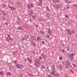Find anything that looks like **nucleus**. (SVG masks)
<instances>
[{"label":"nucleus","mask_w":77,"mask_h":77,"mask_svg":"<svg viewBox=\"0 0 77 77\" xmlns=\"http://www.w3.org/2000/svg\"><path fill=\"white\" fill-rule=\"evenodd\" d=\"M46 15L48 18H50V16L49 14L46 13Z\"/></svg>","instance_id":"obj_20"},{"label":"nucleus","mask_w":77,"mask_h":77,"mask_svg":"<svg viewBox=\"0 0 77 77\" xmlns=\"http://www.w3.org/2000/svg\"><path fill=\"white\" fill-rule=\"evenodd\" d=\"M64 9H65V11H66V8H65V7L64 8Z\"/></svg>","instance_id":"obj_64"},{"label":"nucleus","mask_w":77,"mask_h":77,"mask_svg":"<svg viewBox=\"0 0 77 77\" xmlns=\"http://www.w3.org/2000/svg\"><path fill=\"white\" fill-rule=\"evenodd\" d=\"M53 2H54V3H58L59 2H60V1L59 0H53Z\"/></svg>","instance_id":"obj_12"},{"label":"nucleus","mask_w":77,"mask_h":77,"mask_svg":"<svg viewBox=\"0 0 77 77\" xmlns=\"http://www.w3.org/2000/svg\"><path fill=\"white\" fill-rule=\"evenodd\" d=\"M54 6L55 8H56L57 9H59V8H60L61 7L60 5L59 4H57V5H55Z\"/></svg>","instance_id":"obj_3"},{"label":"nucleus","mask_w":77,"mask_h":77,"mask_svg":"<svg viewBox=\"0 0 77 77\" xmlns=\"http://www.w3.org/2000/svg\"><path fill=\"white\" fill-rule=\"evenodd\" d=\"M72 65L74 67H75V66H76V65H75L74 63H73Z\"/></svg>","instance_id":"obj_47"},{"label":"nucleus","mask_w":77,"mask_h":77,"mask_svg":"<svg viewBox=\"0 0 77 77\" xmlns=\"http://www.w3.org/2000/svg\"><path fill=\"white\" fill-rule=\"evenodd\" d=\"M62 64H63V65H65V62H63L62 63Z\"/></svg>","instance_id":"obj_62"},{"label":"nucleus","mask_w":77,"mask_h":77,"mask_svg":"<svg viewBox=\"0 0 77 77\" xmlns=\"http://www.w3.org/2000/svg\"><path fill=\"white\" fill-rule=\"evenodd\" d=\"M17 24H20V21H17Z\"/></svg>","instance_id":"obj_40"},{"label":"nucleus","mask_w":77,"mask_h":77,"mask_svg":"<svg viewBox=\"0 0 77 77\" xmlns=\"http://www.w3.org/2000/svg\"><path fill=\"white\" fill-rule=\"evenodd\" d=\"M14 64H16L17 63V61L16 60H14Z\"/></svg>","instance_id":"obj_37"},{"label":"nucleus","mask_w":77,"mask_h":77,"mask_svg":"<svg viewBox=\"0 0 77 77\" xmlns=\"http://www.w3.org/2000/svg\"><path fill=\"white\" fill-rule=\"evenodd\" d=\"M70 64V61L69 60H68L66 61V65H67L68 66H69V65Z\"/></svg>","instance_id":"obj_8"},{"label":"nucleus","mask_w":77,"mask_h":77,"mask_svg":"<svg viewBox=\"0 0 77 77\" xmlns=\"http://www.w3.org/2000/svg\"><path fill=\"white\" fill-rule=\"evenodd\" d=\"M46 36L47 38H50V36L48 35H46Z\"/></svg>","instance_id":"obj_36"},{"label":"nucleus","mask_w":77,"mask_h":77,"mask_svg":"<svg viewBox=\"0 0 77 77\" xmlns=\"http://www.w3.org/2000/svg\"><path fill=\"white\" fill-rule=\"evenodd\" d=\"M71 32L72 33L74 34V32H75V31H74V30H72L71 31Z\"/></svg>","instance_id":"obj_38"},{"label":"nucleus","mask_w":77,"mask_h":77,"mask_svg":"<svg viewBox=\"0 0 77 77\" xmlns=\"http://www.w3.org/2000/svg\"><path fill=\"white\" fill-rule=\"evenodd\" d=\"M74 56V54L72 53L71 54H68L67 56L70 59H71L72 60V59H74V58L73 57V56Z\"/></svg>","instance_id":"obj_2"},{"label":"nucleus","mask_w":77,"mask_h":77,"mask_svg":"<svg viewBox=\"0 0 77 77\" xmlns=\"http://www.w3.org/2000/svg\"><path fill=\"white\" fill-rule=\"evenodd\" d=\"M29 21L31 23H32V20H31V19H29Z\"/></svg>","instance_id":"obj_57"},{"label":"nucleus","mask_w":77,"mask_h":77,"mask_svg":"<svg viewBox=\"0 0 77 77\" xmlns=\"http://www.w3.org/2000/svg\"><path fill=\"white\" fill-rule=\"evenodd\" d=\"M17 21H20V18H19V17H17Z\"/></svg>","instance_id":"obj_33"},{"label":"nucleus","mask_w":77,"mask_h":77,"mask_svg":"<svg viewBox=\"0 0 77 77\" xmlns=\"http://www.w3.org/2000/svg\"><path fill=\"white\" fill-rule=\"evenodd\" d=\"M41 39V38L40 37H38L37 38V41H40V40Z\"/></svg>","instance_id":"obj_27"},{"label":"nucleus","mask_w":77,"mask_h":77,"mask_svg":"<svg viewBox=\"0 0 77 77\" xmlns=\"http://www.w3.org/2000/svg\"><path fill=\"white\" fill-rule=\"evenodd\" d=\"M20 66H22V68H24V66L22 64H21Z\"/></svg>","instance_id":"obj_55"},{"label":"nucleus","mask_w":77,"mask_h":77,"mask_svg":"<svg viewBox=\"0 0 77 77\" xmlns=\"http://www.w3.org/2000/svg\"><path fill=\"white\" fill-rule=\"evenodd\" d=\"M54 75V76H55V77L56 76L57 77L59 75V74H58V73H55Z\"/></svg>","instance_id":"obj_23"},{"label":"nucleus","mask_w":77,"mask_h":77,"mask_svg":"<svg viewBox=\"0 0 77 77\" xmlns=\"http://www.w3.org/2000/svg\"><path fill=\"white\" fill-rule=\"evenodd\" d=\"M51 67L52 68V71H54V70L55 66L54 65H52L51 66Z\"/></svg>","instance_id":"obj_15"},{"label":"nucleus","mask_w":77,"mask_h":77,"mask_svg":"<svg viewBox=\"0 0 77 77\" xmlns=\"http://www.w3.org/2000/svg\"><path fill=\"white\" fill-rule=\"evenodd\" d=\"M23 20L24 21H25V22H26L28 21V18L27 17H25L23 18Z\"/></svg>","instance_id":"obj_13"},{"label":"nucleus","mask_w":77,"mask_h":77,"mask_svg":"<svg viewBox=\"0 0 77 77\" xmlns=\"http://www.w3.org/2000/svg\"><path fill=\"white\" fill-rule=\"evenodd\" d=\"M27 59L29 62H30V63H32V60L29 58V57H27Z\"/></svg>","instance_id":"obj_14"},{"label":"nucleus","mask_w":77,"mask_h":77,"mask_svg":"<svg viewBox=\"0 0 77 77\" xmlns=\"http://www.w3.org/2000/svg\"><path fill=\"white\" fill-rule=\"evenodd\" d=\"M26 38L24 37L21 39V41H24V40H26Z\"/></svg>","instance_id":"obj_18"},{"label":"nucleus","mask_w":77,"mask_h":77,"mask_svg":"<svg viewBox=\"0 0 77 77\" xmlns=\"http://www.w3.org/2000/svg\"><path fill=\"white\" fill-rule=\"evenodd\" d=\"M40 33L42 35H43V34L44 33V32L43 31H40Z\"/></svg>","instance_id":"obj_24"},{"label":"nucleus","mask_w":77,"mask_h":77,"mask_svg":"<svg viewBox=\"0 0 77 77\" xmlns=\"http://www.w3.org/2000/svg\"><path fill=\"white\" fill-rule=\"evenodd\" d=\"M33 54H35V52L34 51H32L31 52Z\"/></svg>","instance_id":"obj_43"},{"label":"nucleus","mask_w":77,"mask_h":77,"mask_svg":"<svg viewBox=\"0 0 77 77\" xmlns=\"http://www.w3.org/2000/svg\"><path fill=\"white\" fill-rule=\"evenodd\" d=\"M0 74L1 75H4V73L2 72H0Z\"/></svg>","instance_id":"obj_25"},{"label":"nucleus","mask_w":77,"mask_h":77,"mask_svg":"<svg viewBox=\"0 0 77 77\" xmlns=\"http://www.w3.org/2000/svg\"><path fill=\"white\" fill-rule=\"evenodd\" d=\"M35 27H36V28H38V25L36 24L35 26Z\"/></svg>","instance_id":"obj_50"},{"label":"nucleus","mask_w":77,"mask_h":77,"mask_svg":"<svg viewBox=\"0 0 77 77\" xmlns=\"http://www.w3.org/2000/svg\"><path fill=\"white\" fill-rule=\"evenodd\" d=\"M24 37L26 39H27L29 38V36L27 34H25Z\"/></svg>","instance_id":"obj_9"},{"label":"nucleus","mask_w":77,"mask_h":77,"mask_svg":"<svg viewBox=\"0 0 77 77\" xmlns=\"http://www.w3.org/2000/svg\"><path fill=\"white\" fill-rule=\"evenodd\" d=\"M61 51L62 52H63V53H65V51H64L63 49H62Z\"/></svg>","instance_id":"obj_52"},{"label":"nucleus","mask_w":77,"mask_h":77,"mask_svg":"<svg viewBox=\"0 0 77 77\" xmlns=\"http://www.w3.org/2000/svg\"><path fill=\"white\" fill-rule=\"evenodd\" d=\"M42 43L43 44H45V42L44 41H42Z\"/></svg>","instance_id":"obj_46"},{"label":"nucleus","mask_w":77,"mask_h":77,"mask_svg":"<svg viewBox=\"0 0 77 77\" xmlns=\"http://www.w3.org/2000/svg\"><path fill=\"white\" fill-rule=\"evenodd\" d=\"M5 24L6 25H8V23L7 22L5 23Z\"/></svg>","instance_id":"obj_61"},{"label":"nucleus","mask_w":77,"mask_h":77,"mask_svg":"<svg viewBox=\"0 0 77 77\" xmlns=\"http://www.w3.org/2000/svg\"><path fill=\"white\" fill-rule=\"evenodd\" d=\"M35 62L38 63L39 65H41V61L39 59H36L35 60Z\"/></svg>","instance_id":"obj_4"},{"label":"nucleus","mask_w":77,"mask_h":77,"mask_svg":"<svg viewBox=\"0 0 77 77\" xmlns=\"http://www.w3.org/2000/svg\"><path fill=\"white\" fill-rule=\"evenodd\" d=\"M65 17H66V18H69V16H68L67 15H65Z\"/></svg>","instance_id":"obj_42"},{"label":"nucleus","mask_w":77,"mask_h":77,"mask_svg":"<svg viewBox=\"0 0 77 77\" xmlns=\"http://www.w3.org/2000/svg\"><path fill=\"white\" fill-rule=\"evenodd\" d=\"M47 9L49 11H50V9H49V8H48V6L46 7Z\"/></svg>","instance_id":"obj_51"},{"label":"nucleus","mask_w":77,"mask_h":77,"mask_svg":"<svg viewBox=\"0 0 77 77\" xmlns=\"http://www.w3.org/2000/svg\"><path fill=\"white\" fill-rule=\"evenodd\" d=\"M39 2L40 3H41V4H42V2H43V0H39Z\"/></svg>","instance_id":"obj_32"},{"label":"nucleus","mask_w":77,"mask_h":77,"mask_svg":"<svg viewBox=\"0 0 77 77\" xmlns=\"http://www.w3.org/2000/svg\"><path fill=\"white\" fill-rule=\"evenodd\" d=\"M23 29V28L21 26H19V27L18 28V30H21Z\"/></svg>","instance_id":"obj_28"},{"label":"nucleus","mask_w":77,"mask_h":77,"mask_svg":"<svg viewBox=\"0 0 77 77\" xmlns=\"http://www.w3.org/2000/svg\"><path fill=\"white\" fill-rule=\"evenodd\" d=\"M48 77H53L52 76H51L50 75H48Z\"/></svg>","instance_id":"obj_48"},{"label":"nucleus","mask_w":77,"mask_h":77,"mask_svg":"<svg viewBox=\"0 0 77 77\" xmlns=\"http://www.w3.org/2000/svg\"><path fill=\"white\" fill-rule=\"evenodd\" d=\"M6 41H7V42H9V38H6Z\"/></svg>","instance_id":"obj_29"},{"label":"nucleus","mask_w":77,"mask_h":77,"mask_svg":"<svg viewBox=\"0 0 77 77\" xmlns=\"http://www.w3.org/2000/svg\"><path fill=\"white\" fill-rule=\"evenodd\" d=\"M13 39H14V38H12L11 37H10V41H13Z\"/></svg>","instance_id":"obj_39"},{"label":"nucleus","mask_w":77,"mask_h":77,"mask_svg":"<svg viewBox=\"0 0 77 77\" xmlns=\"http://www.w3.org/2000/svg\"><path fill=\"white\" fill-rule=\"evenodd\" d=\"M29 15L30 16H32L33 15V12L32 11H30L29 13Z\"/></svg>","instance_id":"obj_17"},{"label":"nucleus","mask_w":77,"mask_h":77,"mask_svg":"<svg viewBox=\"0 0 77 77\" xmlns=\"http://www.w3.org/2000/svg\"><path fill=\"white\" fill-rule=\"evenodd\" d=\"M65 77H68V75H67V74H66L65 75Z\"/></svg>","instance_id":"obj_58"},{"label":"nucleus","mask_w":77,"mask_h":77,"mask_svg":"<svg viewBox=\"0 0 77 77\" xmlns=\"http://www.w3.org/2000/svg\"><path fill=\"white\" fill-rule=\"evenodd\" d=\"M66 32H67L70 35H71L72 34H71V30L70 29H66Z\"/></svg>","instance_id":"obj_7"},{"label":"nucleus","mask_w":77,"mask_h":77,"mask_svg":"<svg viewBox=\"0 0 77 77\" xmlns=\"http://www.w3.org/2000/svg\"><path fill=\"white\" fill-rule=\"evenodd\" d=\"M32 45H33L34 46H36V44H35V43H34Z\"/></svg>","instance_id":"obj_49"},{"label":"nucleus","mask_w":77,"mask_h":77,"mask_svg":"<svg viewBox=\"0 0 77 77\" xmlns=\"http://www.w3.org/2000/svg\"><path fill=\"white\" fill-rule=\"evenodd\" d=\"M58 67L60 69V70H62L63 69V66H62L61 65H60L58 66Z\"/></svg>","instance_id":"obj_11"},{"label":"nucleus","mask_w":77,"mask_h":77,"mask_svg":"<svg viewBox=\"0 0 77 77\" xmlns=\"http://www.w3.org/2000/svg\"><path fill=\"white\" fill-rule=\"evenodd\" d=\"M65 67L66 68H68V67H67V66H65Z\"/></svg>","instance_id":"obj_59"},{"label":"nucleus","mask_w":77,"mask_h":77,"mask_svg":"<svg viewBox=\"0 0 77 77\" xmlns=\"http://www.w3.org/2000/svg\"><path fill=\"white\" fill-rule=\"evenodd\" d=\"M66 2L67 3L69 4V3H72V2L71 1H68V0H66Z\"/></svg>","instance_id":"obj_22"},{"label":"nucleus","mask_w":77,"mask_h":77,"mask_svg":"<svg viewBox=\"0 0 77 77\" xmlns=\"http://www.w3.org/2000/svg\"><path fill=\"white\" fill-rule=\"evenodd\" d=\"M42 59V57H39V59L41 60V59Z\"/></svg>","instance_id":"obj_60"},{"label":"nucleus","mask_w":77,"mask_h":77,"mask_svg":"<svg viewBox=\"0 0 77 77\" xmlns=\"http://www.w3.org/2000/svg\"><path fill=\"white\" fill-rule=\"evenodd\" d=\"M62 57H59V60H62Z\"/></svg>","instance_id":"obj_45"},{"label":"nucleus","mask_w":77,"mask_h":77,"mask_svg":"<svg viewBox=\"0 0 77 77\" xmlns=\"http://www.w3.org/2000/svg\"><path fill=\"white\" fill-rule=\"evenodd\" d=\"M41 68L42 69H45V66H42Z\"/></svg>","instance_id":"obj_35"},{"label":"nucleus","mask_w":77,"mask_h":77,"mask_svg":"<svg viewBox=\"0 0 77 77\" xmlns=\"http://www.w3.org/2000/svg\"><path fill=\"white\" fill-rule=\"evenodd\" d=\"M8 7L9 8L11 9H12V10H16V8L11 6L9 5H8Z\"/></svg>","instance_id":"obj_10"},{"label":"nucleus","mask_w":77,"mask_h":77,"mask_svg":"<svg viewBox=\"0 0 77 77\" xmlns=\"http://www.w3.org/2000/svg\"><path fill=\"white\" fill-rule=\"evenodd\" d=\"M31 44H33L34 43V42H33L32 41H31Z\"/></svg>","instance_id":"obj_56"},{"label":"nucleus","mask_w":77,"mask_h":77,"mask_svg":"<svg viewBox=\"0 0 77 77\" xmlns=\"http://www.w3.org/2000/svg\"><path fill=\"white\" fill-rule=\"evenodd\" d=\"M70 48L69 47H68L67 48H66V49L67 50H68V51H69V50Z\"/></svg>","instance_id":"obj_44"},{"label":"nucleus","mask_w":77,"mask_h":77,"mask_svg":"<svg viewBox=\"0 0 77 77\" xmlns=\"http://www.w3.org/2000/svg\"><path fill=\"white\" fill-rule=\"evenodd\" d=\"M55 71H53L51 72V74L52 75H54V74H55Z\"/></svg>","instance_id":"obj_21"},{"label":"nucleus","mask_w":77,"mask_h":77,"mask_svg":"<svg viewBox=\"0 0 77 77\" xmlns=\"http://www.w3.org/2000/svg\"><path fill=\"white\" fill-rule=\"evenodd\" d=\"M16 66L18 68V69H21L22 68V67H21V66L19 64H16Z\"/></svg>","instance_id":"obj_5"},{"label":"nucleus","mask_w":77,"mask_h":77,"mask_svg":"<svg viewBox=\"0 0 77 77\" xmlns=\"http://www.w3.org/2000/svg\"><path fill=\"white\" fill-rule=\"evenodd\" d=\"M34 65H35L36 67H38V64L36 63H35L34 64Z\"/></svg>","instance_id":"obj_26"},{"label":"nucleus","mask_w":77,"mask_h":77,"mask_svg":"<svg viewBox=\"0 0 77 77\" xmlns=\"http://www.w3.org/2000/svg\"><path fill=\"white\" fill-rule=\"evenodd\" d=\"M6 74L7 75H12V73L9 72H6Z\"/></svg>","instance_id":"obj_16"},{"label":"nucleus","mask_w":77,"mask_h":77,"mask_svg":"<svg viewBox=\"0 0 77 77\" xmlns=\"http://www.w3.org/2000/svg\"><path fill=\"white\" fill-rule=\"evenodd\" d=\"M17 5H20V3H18V2H17Z\"/></svg>","instance_id":"obj_63"},{"label":"nucleus","mask_w":77,"mask_h":77,"mask_svg":"<svg viewBox=\"0 0 77 77\" xmlns=\"http://www.w3.org/2000/svg\"><path fill=\"white\" fill-rule=\"evenodd\" d=\"M42 57H43L44 59H47V55H45V54H44V53H42Z\"/></svg>","instance_id":"obj_6"},{"label":"nucleus","mask_w":77,"mask_h":77,"mask_svg":"<svg viewBox=\"0 0 77 77\" xmlns=\"http://www.w3.org/2000/svg\"><path fill=\"white\" fill-rule=\"evenodd\" d=\"M38 6H41V4H40V3H38Z\"/></svg>","instance_id":"obj_53"},{"label":"nucleus","mask_w":77,"mask_h":77,"mask_svg":"<svg viewBox=\"0 0 77 77\" xmlns=\"http://www.w3.org/2000/svg\"><path fill=\"white\" fill-rule=\"evenodd\" d=\"M67 9H69V6H67L66 7Z\"/></svg>","instance_id":"obj_54"},{"label":"nucleus","mask_w":77,"mask_h":77,"mask_svg":"<svg viewBox=\"0 0 77 77\" xmlns=\"http://www.w3.org/2000/svg\"><path fill=\"white\" fill-rule=\"evenodd\" d=\"M2 5L3 6V8H5L6 7V4H2Z\"/></svg>","instance_id":"obj_34"},{"label":"nucleus","mask_w":77,"mask_h":77,"mask_svg":"<svg viewBox=\"0 0 77 77\" xmlns=\"http://www.w3.org/2000/svg\"><path fill=\"white\" fill-rule=\"evenodd\" d=\"M7 36H8V38H11V35L9 34Z\"/></svg>","instance_id":"obj_41"},{"label":"nucleus","mask_w":77,"mask_h":77,"mask_svg":"<svg viewBox=\"0 0 77 77\" xmlns=\"http://www.w3.org/2000/svg\"><path fill=\"white\" fill-rule=\"evenodd\" d=\"M32 18H33V19H34V20L36 19V17H35V15L32 16Z\"/></svg>","instance_id":"obj_31"},{"label":"nucleus","mask_w":77,"mask_h":77,"mask_svg":"<svg viewBox=\"0 0 77 77\" xmlns=\"http://www.w3.org/2000/svg\"><path fill=\"white\" fill-rule=\"evenodd\" d=\"M2 14L4 15H6V13L4 12V11L2 12Z\"/></svg>","instance_id":"obj_30"},{"label":"nucleus","mask_w":77,"mask_h":77,"mask_svg":"<svg viewBox=\"0 0 77 77\" xmlns=\"http://www.w3.org/2000/svg\"><path fill=\"white\" fill-rule=\"evenodd\" d=\"M27 6L28 9H30V8H32L34 7V5L33 4H28Z\"/></svg>","instance_id":"obj_1"},{"label":"nucleus","mask_w":77,"mask_h":77,"mask_svg":"<svg viewBox=\"0 0 77 77\" xmlns=\"http://www.w3.org/2000/svg\"><path fill=\"white\" fill-rule=\"evenodd\" d=\"M48 33H49V34L50 35H51V30H50V29H48Z\"/></svg>","instance_id":"obj_19"}]
</instances>
